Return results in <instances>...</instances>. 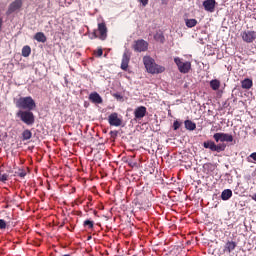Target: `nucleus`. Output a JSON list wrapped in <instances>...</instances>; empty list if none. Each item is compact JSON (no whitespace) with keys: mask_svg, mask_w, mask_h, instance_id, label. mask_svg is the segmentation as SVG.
<instances>
[{"mask_svg":"<svg viewBox=\"0 0 256 256\" xmlns=\"http://www.w3.org/2000/svg\"><path fill=\"white\" fill-rule=\"evenodd\" d=\"M143 63L147 72L152 75L163 73V71H165V67L157 65L155 59L151 58V56H144Z\"/></svg>","mask_w":256,"mask_h":256,"instance_id":"nucleus-1","label":"nucleus"},{"mask_svg":"<svg viewBox=\"0 0 256 256\" xmlns=\"http://www.w3.org/2000/svg\"><path fill=\"white\" fill-rule=\"evenodd\" d=\"M15 105L18 109H24L25 111H33L37 107L35 100L31 96L20 97L15 101Z\"/></svg>","mask_w":256,"mask_h":256,"instance_id":"nucleus-2","label":"nucleus"},{"mask_svg":"<svg viewBox=\"0 0 256 256\" xmlns=\"http://www.w3.org/2000/svg\"><path fill=\"white\" fill-rule=\"evenodd\" d=\"M16 117H19L20 121L26 125H33L35 123V115L31 110H19L16 113Z\"/></svg>","mask_w":256,"mask_h":256,"instance_id":"nucleus-3","label":"nucleus"},{"mask_svg":"<svg viewBox=\"0 0 256 256\" xmlns=\"http://www.w3.org/2000/svg\"><path fill=\"white\" fill-rule=\"evenodd\" d=\"M99 37L101 41L107 39V25L104 22L98 24V30H94L91 39H97Z\"/></svg>","mask_w":256,"mask_h":256,"instance_id":"nucleus-4","label":"nucleus"},{"mask_svg":"<svg viewBox=\"0 0 256 256\" xmlns=\"http://www.w3.org/2000/svg\"><path fill=\"white\" fill-rule=\"evenodd\" d=\"M174 63L178 67V71L183 74H187L191 71V62L183 61V59L176 57L174 58Z\"/></svg>","mask_w":256,"mask_h":256,"instance_id":"nucleus-5","label":"nucleus"},{"mask_svg":"<svg viewBox=\"0 0 256 256\" xmlns=\"http://www.w3.org/2000/svg\"><path fill=\"white\" fill-rule=\"evenodd\" d=\"M213 139L216 141V143H233V135L223 133V132H218L213 135Z\"/></svg>","mask_w":256,"mask_h":256,"instance_id":"nucleus-6","label":"nucleus"},{"mask_svg":"<svg viewBox=\"0 0 256 256\" xmlns=\"http://www.w3.org/2000/svg\"><path fill=\"white\" fill-rule=\"evenodd\" d=\"M136 53H143L149 49V43L143 39L136 40L132 46Z\"/></svg>","mask_w":256,"mask_h":256,"instance_id":"nucleus-7","label":"nucleus"},{"mask_svg":"<svg viewBox=\"0 0 256 256\" xmlns=\"http://www.w3.org/2000/svg\"><path fill=\"white\" fill-rule=\"evenodd\" d=\"M108 123L112 127H121V125L123 124V120L121 118H119V114L114 112L109 115Z\"/></svg>","mask_w":256,"mask_h":256,"instance_id":"nucleus-8","label":"nucleus"},{"mask_svg":"<svg viewBox=\"0 0 256 256\" xmlns=\"http://www.w3.org/2000/svg\"><path fill=\"white\" fill-rule=\"evenodd\" d=\"M242 40L245 43H253L256 39V32L255 31H243L241 32Z\"/></svg>","mask_w":256,"mask_h":256,"instance_id":"nucleus-9","label":"nucleus"},{"mask_svg":"<svg viewBox=\"0 0 256 256\" xmlns=\"http://www.w3.org/2000/svg\"><path fill=\"white\" fill-rule=\"evenodd\" d=\"M129 61H131V53H129V50H125L121 62V69L123 71H127V69L129 68Z\"/></svg>","mask_w":256,"mask_h":256,"instance_id":"nucleus-10","label":"nucleus"},{"mask_svg":"<svg viewBox=\"0 0 256 256\" xmlns=\"http://www.w3.org/2000/svg\"><path fill=\"white\" fill-rule=\"evenodd\" d=\"M23 7V1L22 0H15L9 5L7 15H11V13H15V11H19V9Z\"/></svg>","mask_w":256,"mask_h":256,"instance_id":"nucleus-11","label":"nucleus"},{"mask_svg":"<svg viewBox=\"0 0 256 256\" xmlns=\"http://www.w3.org/2000/svg\"><path fill=\"white\" fill-rule=\"evenodd\" d=\"M216 5H217V2L215 0H205L203 2V7L205 11H208V13H215Z\"/></svg>","mask_w":256,"mask_h":256,"instance_id":"nucleus-12","label":"nucleus"},{"mask_svg":"<svg viewBox=\"0 0 256 256\" xmlns=\"http://www.w3.org/2000/svg\"><path fill=\"white\" fill-rule=\"evenodd\" d=\"M145 115H147V107H145V106L137 107L134 110V116H135L136 120L143 119V117H145Z\"/></svg>","mask_w":256,"mask_h":256,"instance_id":"nucleus-13","label":"nucleus"},{"mask_svg":"<svg viewBox=\"0 0 256 256\" xmlns=\"http://www.w3.org/2000/svg\"><path fill=\"white\" fill-rule=\"evenodd\" d=\"M89 101H91V103H94L95 105H101V103H103V98H101V95H99V93L92 92L89 95Z\"/></svg>","mask_w":256,"mask_h":256,"instance_id":"nucleus-14","label":"nucleus"},{"mask_svg":"<svg viewBox=\"0 0 256 256\" xmlns=\"http://www.w3.org/2000/svg\"><path fill=\"white\" fill-rule=\"evenodd\" d=\"M236 248H237V242L233 240L226 242L225 249L228 253H232V251H235Z\"/></svg>","mask_w":256,"mask_h":256,"instance_id":"nucleus-15","label":"nucleus"},{"mask_svg":"<svg viewBox=\"0 0 256 256\" xmlns=\"http://www.w3.org/2000/svg\"><path fill=\"white\" fill-rule=\"evenodd\" d=\"M34 39L38 41V43H46L47 42V36H45V33L43 32H37L34 36Z\"/></svg>","mask_w":256,"mask_h":256,"instance_id":"nucleus-16","label":"nucleus"},{"mask_svg":"<svg viewBox=\"0 0 256 256\" xmlns=\"http://www.w3.org/2000/svg\"><path fill=\"white\" fill-rule=\"evenodd\" d=\"M185 129L188 131H195L197 129V124L191 120H185L184 121Z\"/></svg>","mask_w":256,"mask_h":256,"instance_id":"nucleus-17","label":"nucleus"},{"mask_svg":"<svg viewBox=\"0 0 256 256\" xmlns=\"http://www.w3.org/2000/svg\"><path fill=\"white\" fill-rule=\"evenodd\" d=\"M231 197H233V191H231V189H226L221 194L222 201H229Z\"/></svg>","mask_w":256,"mask_h":256,"instance_id":"nucleus-18","label":"nucleus"},{"mask_svg":"<svg viewBox=\"0 0 256 256\" xmlns=\"http://www.w3.org/2000/svg\"><path fill=\"white\" fill-rule=\"evenodd\" d=\"M210 87H211L212 91H219V89L221 87V81H219L217 79L211 80Z\"/></svg>","mask_w":256,"mask_h":256,"instance_id":"nucleus-19","label":"nucleus"},{"mask_svg":"<svg viewBox=\"0 0 256 256\" xmlns=\"http://www.w3.org/2000/svg\"><path fill=\"white\" fill-rule=\"evenodd\" d=\"M242 89H251L253 87V80L246 78L241 82Z\"/></svg>","mask_w":256,"mask_h":256,"instance_id":"nucleus-20","label":"nucleus"},{"mask_svg":"<svg viewBox=\"0 0 256 256\" xmlns=\"http://www.w3.org/2000/svg\"><path fill=\"white\" fill-rule=\"evenodd\" d=\"M215 146H216V144L211 140L205 141L203 143V147L205 149H210V151H215Z\"/></svg>","mask_w":256,"mask_h":256,"instance_id":"nucleus-21","label":"nucleus"},{"mask_svg":"<svg viewBox=\"0 0 256 256\" xmlns=\"http://www.w3.org/2000/svg\"><path fill=\"white\" fill-rule=\"evenodd\" d=\"M185 25L189 29H192V27H195L197 25V19H185Z\"/></svg>","mask_w":256,"mask_h":256,"instance_id":"nucleus-22","label":"nucleus"},{"mask_svg":"<svg viewBox=\"0 0 256 256\" xmlns=\"http://www.w3.org/2000/svg\"><path fill=\"white\" fill-rule=\"evenodd\" d=\"M31 55V47L30 46H24L22 48V57H29Z\"/></svg>","mask_w":256,"mask_h":256,"instance_id":"nucleus-23","label":"nucleus"},{"mask_svg":"<svg viewBox=\"0 0 256 256\" xmlns=\"http://www.w3.org/2000/svg\"><path fill=\"white\" fill-rule=\"evenodd\" d=\"M22 137L24 141H29V139L33 137V134L29 130H24L22 133Z\"/></svg>","mask_w":256,"mask_h":256,"instance_id":"nucleus-24","label":"nucleus"},{"mask_svg":"<svg viewBox=\"0 0 256 256\" xmlns=\"http://www.w3.org/2000/svg\"><path fill=\"white\" fill-rule=\"evenodd\" d=\"M227 148V145L225 144H216L214 151H216V153H221V151H225V149Z\"/></svg>","mask_w":256,"mask_h":256,"instance_id":"nucleus-25","label":"nucleus"},{"mask_svg":"<svg viewBox=\"0 0 256 256\" xmlns=\"http://www.w3.org/2000/svg\"><path fill=\"white\" fill-rule=\"evenodd\" d=\"M18 177H21V179L25 178L27 175V172L25 170H19L18 172H15Z\"/></svg>","mask_w":256,"mask_h":256,"instance_id":"nucleus-26","label":"nucleus"},{"mask_svg":"<svg viewBox=\"0 0 256 256\" xmlns=\"http://www.w3.org/2000/svg\"><path fill=\"white\" fill-rule=\"evenodd\" d=\"M84 227H88V229H93V221L91 220L84 221Z\"/></svg>","mask_w":256,"mask_h":256,"instance_id":"nucleus-27","label":"nucleus"},{"mask_svg":"<svg viewBox=\"0 0 256 256\" xmlns=\"http://www.w3.org/2000/svg\"><path fill=\"white\" fill-rule=\"evenodd\" d=\"M9 179V174H2L0 173V181H2V183H5V181H8Z\"/></svg>","mask_w":256,"mask_h":256,"instance_id":"nucleus-28","label":"nucleus"},{"mask_svg":"<svg viewBox=\"0 0 256 256\" xmlns=\"http://www.w3.org/2000/svg\"><path fill=\"white\" fill-rule=\"evenodd\" d=\"M155 39H156L157 41H159L160 43H163V42L165 41V37H164L163 35H161V34H157V35L155 36Z\"/></svg>","mask_w":256,"mask_h":256,"instance_id":"nucleus-29","label":"nucleus"},{"mask_svg":"<svg viewBox=\"0 0 256 256\" xmlns=\"http://www.w3.org/2000/svg\"><path fill=\"white\" fill-rule=\"evenodd\" d=\"M179 127H181V122H179V121H174V123H173V129H174V131H177V129H179Z\"/></svg>","mask_w":256,"mask_h":256,"instance_id":"nucleus-30","label":"nucleus"},{"mask_svg":"<svg viewBox=\"0 0 256 256\" xmlns=\"http://www.w3.org/2000/svg\"><path fill=\"white\" fill-rule=\"evenodd\" d=\"M0 229H7V222L3 219H0Z\"/></svg>","mask_w":256,"mask_h":256,"instance_id":"nucleus-31","label":"nucleus"},{"mask_svg":"<svg viewBox=\"0 0 256 256\" xmlns=\"http://www.w3.org/2000/svg\"><path fill=\"white\" fill-rule=\"evenodd\" d=\"M249 159H253V161H256V152H253V153L250 154L249 157H248L249 163H253V161H251V160H249Z\"/></svg>","mask_w":256,"mask_h":256,"instance_id":"nucleus-32","label":"nucleus"},{"mask_svg":"<svg viewBox=\"0 0 256 256\" xmlns=\"http://www.w3.org/2000/svg\"><path fill=\"white\" fill-rule=\"evenodd\" d=\"M96 55H97V57H101L102 55H103V49H98L97 51H96Z\"/></svg>","mask_w":256,"mask_h":256,"instance_id":"nucleus-33","label":"nucleus"},{"mask_svg":"<svg viewBox=\"0 0 256 256\" xmlns=\"http://www.w3.org/2000/svg\"><path fill=\"white\" fill-rule=\"evenodd\" d=\"M142 3L143 7H146L149 3V0H139Z\"/></svg>","mask_w":256,"mask_h":256,"instance_id":"nucleus-34","label":"nucleus"},{"mask_svg":"<svg viewBox=\"0 0 256 256\" xmlns=\"http://www.w3.org/2000/svg\"><path fill=\"white\" fill-rule=\"evenodd\" d=\"M3 29V17L0 16V32Z\"/></svg>","mask_w":256,"mask_h":256,"instance_id":"nucleus-35","label":"nucleus"}]
</instances>
